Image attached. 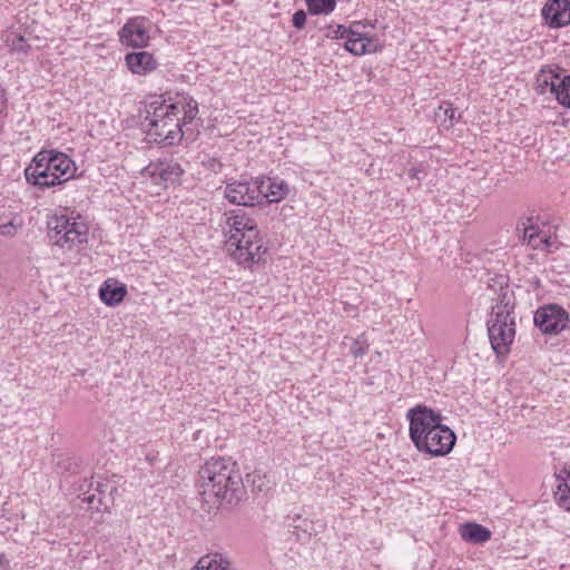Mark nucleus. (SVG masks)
Returning a JSON list of instances; mask_svg holds the SVG:
<instances>
[{"mask_svg":"<svg viewBox=\"0 0 570 570\" xmlns=\"http://www.w3.org/2000/svg\"><path fill=\"white\" fill-rule=\"evenodd\" d=\"M529 225L523 223V242H527L533 249H549L552 245V238L549 232L540 229L538 225L532 223V218L528 219Z\"/></svg>","mask_w":570,"mask_h":570,"instance_id":"nucleus-18","label":"nucleus"},{"mask_svg":"<svg viewBox=\"0 0 570 570\" xmlns=\"http://www.w3.org/2000/svg\"><path fill=\"white\" fill-rule=\"evenodd\" d=\"M409 435L416 450L431 456H444L455 444L454 432L442 423L441 413L425 405H416L406 413Z\"/></svg>","mask_w":570,"mask_h":570,"instance_id":"nucleus-2","label":"nucleus"},{"mask_svg":"<svg viewBox=\"0 0 570 570\" xmlns=\"http://www.w3.org/2000/svg\"><path fill=\"white\" fill-rule=\"evenodd\" d=\"M190 570H235L229 559L220 552L207 553L199 558Z\"/></svg>","mask_w":570,"mask_h":570,"instance_id":"nucleus-19","label":"nucleus"},{"mask_svg":"<svg viewBox=\"0 0 570 570\" xmlns=\"http://www.w3.org/2000/svg\"><path fill=\"white\" fill-rule=\"evenodd\" d=\"M21 226V219L13 217L9 222L0 223V234L6 237H12L18 233Z\"/></svg>","mask_w":570,"mask_h":570,"instance_id":"nucleus-28","label":"nucleus"},{"mask_svg":"<svg viewBox=\"0 0 570 570\" xmlns=\"http://www.w3.org/2000/svg\"><path fill=\"white\" fill-rule=\"evenodd\" d=\"M351 308H352V306L350 304H345V306H344L345 312H348Z\"/></svg>","mask_w":570,"mask_h":570,"instance_id":"nucleus-35","label":"nucleus"},{"mask_svg":"<svg viewBox=\"0 0 570 570\" xmlns=\"http://www.w3.org/2000/svg\"><path fill=\"white\" fill-rule=\"evenodd\" d=\"M197 487L203 500L212 507L224 501L233 504L243 493L240 474L230 459L212 458L198 472Z\"/></svg>","mask_w":570,"mask_h":570,"instance_id":"nucleus-3","label":"nucleus"},{"mask_svg":"<svg viewBox=\"0 0 570 570\" xmlns=\"http://www.w3.org/2000/svg\"><path fill=\"white\" fill-rule=\"evenodd\" d=\"M561 69L558 66H546L540 69L537 75L535 83L539 94L550 92L557 98L559 87L558 82L562 81Z\"/></svg>","mask_w":570,"mask_h":570,"instance_id":"nucleus-15","label":"nucleus"},{"mask_svg":"<svg viewBox=\"0 0 570 570\" xmlns=\"http://www.w3.org/2000/svg\"><path fill=\"white\" fill-rule=\"evenodd\" d=\"M47 225L50 239L60 248L72 249L87 242L89 227L75 210L63 208L56 212Z\"/></svg>","mask_w":570,"mask_h":570,"instance_id":"nucleus-6","label":"nucleus"},{"mask_svg":"<svg viewBox=\"0 0 570 570\" xmlns=\"http://www.w3.org/2000/svg\"><path fill=\"white\" fill-rule=\"evenodd\" d=\"M151 21L145 17H134L127 20L118 36L122 45L132 48H145L150 40Z\"/></svg>","mask_w":570,"mask_h":570,"instance_id":"nucleus-10","label":"nucleus"},{"mask_svg":"<svg viewBox=\"0 0 570 570\" xmlns=\"http://www.w3.org/2000/svg\"><path fill=\"white\" fill-rule=\"evenodd\" d=\"M460 535L466 542L481 544L491 539V531L481 524L466 522L460 527Z\"/></svg>","mask_w":570,"mask_h":570,"instance_id":"nucleus-20","label":"nucleus"},{"mask_svg":"<svg viewBox=\"0 0 570 570\" xmlns=\"http://www.w3.org/2000/svg\"><path fill=\"white\" fill-rule=\"evenodd\" d=\"M7 562H8V560H7L6 556L4 554H0V563L4 564Z\"/></svg>","mask_w":570,"mask_h":570,"instance_id":"nucleus-34","label":"nucleus"},{"mask_svg":"<svg viewBox=\"0 0 570 570\" xmlns=\"http://www.w3.org/2000/svg\"><path fill=\"white\" fill-rule=\"evenodd\" d=\"M125 61L128 69L139 76L153 72L158 66L154 55L147 51L128 53L125 57Z\"/></svg>","mask_w":570,"mask_h":570,"instance_id":"nucleus-16","label":"nucleus"},{"mask_svg":"<svg viewBox=\"0 0 570 570\" xmlns=\"http://www.w3.org/2000/svg\"><path fill=\"white\" fill-rule=\"evenodd\" d=\"M569 322L568 313L558 305H547L537 309L534 324L546 334H558Z\"/></svg>","mask_w":570,"mask_h":570,"instance_id":"nucleus-11","label":"nucleus"},{"mask_svg":"<svg viewBox=\"0 0 570 570\" xmlns=\"http://www.w3.org/2000/svg\"><path fill=\"white\" fill-rule=\"evenodd\" d=\"M514 304L504 294L492 307L488 321V333L493 351L498 356L509 354L515 336Z\"/></svg>","mask_w":570,"mask_h":570,"instance_id":"nucleus-7","label":"nucleus"},{"mask_svg":"<svg viewBox=\"0 0 570 570\" xmlns=\"http://www.w3.org/2000/svg\"><path fill=\"white\" fill-rule=\"evenodd\" d=\"M419 173H420V170H419L417 168H411V169L409 170V175H410V177H412V178H417V179H419V178H420V177H419Z\"/></svg>","mask_w":570,"mask_h":570,"instance_id":"nucleus-33","label":"nucleus"},{"mask_svg":"<svg viewBox=\"0 0 570 570\" xmlns=\"http://www.w3.org/2000/svg\"><path fill=\"white\" fill-rule=\"evenodd\" d=\"M4 106H6L4 91L0 88V114L2 112Z\"/></svg>","mask_w":570,"mask_h":570,"instance_id":"nucleus-32","label":"nucleus"},{"mask_svg":"<svg viewBox=\"0 0 570 570\" xmlns=\"http://www.w3.org/2000/svg\"><path fill=\"white\" fill-rule=\"evenodd\" d=\"M368 351V344L366 342L365 335H360L351 346V353L354 357H361L365 355Z\"/></svg>","mask_w":570,"mask_h":570,"instance_id":"nucleus-29","label":"nucleus"},{"mask_svg":"<svg viewBox=\"0 0 570 570\" xmlns=\"http://www.w3.org/2000/svg\"><path fill=\"white\" fill-rule=\"evenodd\" d=\"M291 520L289 527L293 529L292 533L296 537V540L301 542L308 541L313 535V522L299 514L294 515Z\"/></svg>","mask_w":570,"mask_h":570,"instance_id":"nucleus-21","label":"nucleus"},{"mask_svg":"<svg viewBox=\"0 0 570 570\" xmlns=\"http://www.w3.org/2000/svg\"><path fill=\"white\" fill-rule=\"evenodd\" d=\"M75 161L65 153L43 149L36 154L24 169L26 180L39 188L62 185L75 177Z\"/></svg>","mask_w":570,"mask_h":570,"instance_id":"nucleus-5","label":"nucleus"},{"mask_svg":"<svg viewBox=\"0 0 570 570\" xmlns=\"http://www.w3.org/2000/svg\"><path fill=\"white\" fill-rule=\"evenodd\" d=\"M305 22H306V14L304 11L299 10L293 14V24L295 28H297V29L303 28Z\"/></svg>","mask_w":570,"mask_h":570,"instance_id":"nucleus-30","label":"nucleus"},{"mask_svg":"<svg viewBox=\"0 0 570 570\" xmlns=\"http://www.w3.org/2000/svg\"><path fill=\"white\" fill-rule=\"evenodd\" d=\"M147 136L150 141L174 146L183 136V125L191 122L198 114L197 101L187 96L177 95L165 99L154 98L146 107Z\"/></svg>","mask_w":570,"mask_h":570,"instance_id":"nucleus-1","label":"nucleus"},{"mask_svg":"<svg viewBox=\"0 0 570 570\" xmlns=\"http://www.w3.org/2000/svg\"><path fill=\"white\" fill-rule=\"evenodd\" d=\"M558 87L557 101L563 107L570 108V76H563L562 81L558 82Z\"/></svg>","mask_w":570,"mask_h":570,"instance_id":"nucleus-26","label":"nucleus"},{"mask_svg":"<svg viewBox=\"0 0 570 570\" xmlns=\"http://www.w3.org/2000/svg\"><path fill=\"white\" fill-rule=\"evenodd\" d=\"M6 41L12 52L23 56L29 53L30 45L22 36L11 33Z\"/></svg>","mask_w":570,"mask_h":570,"instance_id":"nucleus-23","label":"nucleus"},{"mask_svg":"<svg viewBox=\"0 0 570 570\" xmlns=\"http://www.w3.org/2000/svg\"><path fill=\"white\" fill-rule=\"evenodd\" d=\"M101 484H97L98 495L96 493L86 495L83 501H86L90 509H95L97 511L101 510V508L107 509V502L105 501V497L102 495V491L100 490Z\"/></svg>","mask_w":570,"mask_h":570,"instance_id":"nucleus-27","label":"nucleus"},{"mask_svg":"<svg viewBox=\"0 0 570 570\" xmlns=\"http://www.w3.org/2000/svg\"><path fill=\"white\" fill-rule=\"evenodd\" d=\"M308 10L312 13H330L334 10L335 0H306Z\"/></svg>","mask_w":570,"mask_h":570,"instance_id":"nucleus-25","label":"nucleus"},{"mask_svg":"<svg viewBox=\"0 0 570 570\" xmlns=\"http://www.w3.org/2000/svg\"><path fill=\"white\" fill-rule=\"evenodd\" d=\"M323 32L330 39H345L346 50L356 56L373 53L383 47L374 27L362 21H355L348 28L343 24H328Z\"/></svg>","mask_w":570,"mask_h":570,"instance_id":"nucleus-8","label":"nucleus"},{"mask_svg":"<svg viewBox=\"0 0 570 570\" xmlns=\"http://www.w3.org/2000/svg\"><path fill=\"white\" fill-rule=\"evenodd\" d=\"M542 16L550 27L560 28L570 23V1L551 0L542 9Z\"/></svg>","mask_w":570,"mask_h":570,"instance_id":"nucleus-13","label":"nucleus"},{"mask_svg":"<svg viewBox=\"0 0 570 570\" xmlns=\"http://www.w3.org/2000/svg\"><path fill=\"white\" fill-rule=\"evenodd\" d=\"M557 482L567 483L570 485V465H566L560 472L557 474Z\"/></svg>","mask_w":570,"mask_h":570,"instance_id":"nucleus-31","label":"nucleus"},{"mask_svg":"<svg viewBox=\"0 0 570 570\" xmlns=\"http://www.w3.org/2000/svg\"><path fill=\"white\" fill-rule=\"evenodd\" d=\"M225 228L227 250L239 265L250 266L263 259L267 248L253 217L240 209L230 210Z\"/></svg>","mask_w":570,"mask_h":570,"instance_id":"nucleus-4","label":"nucleus"},{"mask_svg":"<svg viewBox=\"0 0 570 570\" xmlns=\"http://www.w3.org/2000/svg\"><path fill=\"white\" fill-rule=\"evenodd\" d=\"M258 185L262 183V202L279 203L289 193L288 184L278 177H257Z\"/></svg>","mask_w":570,"mask_h":570,"instance_id":"nucleus-14","label":"nucleus"},{"mask_svg":"<svg viewBox=\"0 0 570 570\" xmlns=\"http://www.w3.org/2000/svg\"><path fill=\"white\" fill-rule=\"evenodd\" d=\"M126 295V285L115 278L106 279L99 288V297L108 306L119 305Z\"/></svg>","mask_w":570,"mask_h":570,"instance_id":"nucleus-17","label":"nucleus"},{"mask_svg":"<svg viewBox=\"0 0 570 570\" xmlns=\"http://www.w3.org/2000/svg\"><path fill=\"white\" fill-rule=\"evenodd\" d=\"M146 174L151 177L155 184L168 186L180 181L184 169L177 161L168 160L150 164L146 168Z\"/></svg>","mask_w":570,"mask_h":570,"instance_id":"nucleus-12","label":"nucleus"},{"mask_svg":"<svg viewBox=\"0 0 570 570\" xmlns=\"http://www.w3.org/2000/svg\"><path fill=\"white\" fill-rule=\"evenodd\" d=\"M436 118L441 120L442 126H444L445 128H450L458 120L456 109L453 107L451 102H443L439 107Z\"/></svg>","mask_w":570,"mask_h":570,"instance_id":"nucleus-22","label":"nucleus"},{"mask_svg":"<svg viewBox=\"0 0 570 570\" xmlns=\"http://www.w3.org/2000/svg\"><path fill=\"white\" fill-rule=\"evenodd\" d=\"M554 500L560 508L570 512V485L557 482Z\"/></svg>","mask_w":570,"mask_h":570,"instance_id":"nucleus-24","label":"nucleus"},{"mask_svg":"<svg viewBox=\"0 0 570 570\" xmlns=\"http://www.w3.org/2000/svg\"><path fill=\"white\" fill-rule=\"evenodd\" d=\"M224 196L230 204L254 206L262 203V184L257 177L232 180L226 184Z\"/></svg>","mask_w":570,"mask_h":570,"instance_id":"nucleus-9","label":"nucleus"}]
</instances>
